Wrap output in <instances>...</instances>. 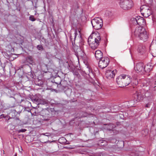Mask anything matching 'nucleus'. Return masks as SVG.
<instances>
[{
  "instance_id": "31",
  "label": "nucleus",
  "mask_w": 156,
  "mask_h": 156,
  "mask_svg": "<svg viewBox=\"0 0 156 156\" xmlns=\"http://www.w3.org/2000/svg\"><path fill=\"white\" fill-rule=\"evenodd\" d=\"M15 156H16V154H15Z\"/></svg>"
},
{
  "instance_id": "1",
  "label": "nucleus",
  "mask_w": 156,
  "mask_h": 156,
  "mask_svg": "<svg viewBox=\"0 0 156 156\" xmlns=\"http://www.w3.org/2000/svg\"><path fill=\"white\" fill-rule=\"evenodd\" d=\"M101 41V37L99 33L91 35L88 39V43L90 47L92 49L97 48Z\"/></svg>"
},
{
  "instance_id": "15",
  "label": "nucleus",
  "mask_w": 156,
  "mask_h": 156,
  "mask_svg": "<svg viewBox=\"0 0 156 156\" xmlns=\"http://www.w3.org/2000/svg\"><path fill=\"white\" fill-rule=\"evenodd\" d=\"M145 50V47L142 45H140L138 46L137 51L139 53L144 52Z\"/></svg>"
},
{
  "instance_id": "17",
  "label": "nucleus",
  "mask_w": 156,
  "mask_h": 156,
  "mask_svg": "<svg viewBox=\"0 0 156 156\" xmlns=\"http://www.w3.org/2000/svg\"><path fill=\"white\" fill-rule=\"evenodd\" d=\"M99 143V144L101 145V146H105L107 144V142L105 140H104L102 141H101Z\"/></svg>"
},
{
  "instance_id": "7",
  "label": "nucleus",
  "mask_w": 156,
  "mask_h": 156,
  "mask_svg": "<svg viewBox=\"0 0 156 156\" xmlns=\"http://www.w3.org/2000/svg\"><path fill=\"white\" fill-rule=\"evenodd\" d=\"M99 60H100L98 62V66L102 69L106 67L109 63V59L107 57H103Z\"/></svg>"
},
{
  "instance_id": "14",
  "label": "nucleus",
  "mask_w": 156,
  "mask_h": 156,
  "mask_svg": "<svg viewBox=\"0 0 156 156\" xmlns=\"http://www.w3.org/2000/svg\"><path fill=\"white\" fill-rule=\"evenodd\" d=\"M95 58L97 60L100 59L103 57V53L102 52L99 50H98L96 51L95 53Z\"/></svg>"
},
{
  "instance_id": "28",
  "label": "nucleus",
  "mask_w": 156,
  "mask_h": 156,
  "mask_svg": "<svg viewBox=\"0 0 156 156\" xmlns=\"http://www.w3.org/2000/svg\"><path fill=\"white\" fill-rule=\"evenodd\" d=\"M59 84H60L61 86H62V82L61 81L60 82Z\"/></svg>"
},
{
  "instance_id": "24",
  "label": "nucleus",
  "mask_w": 156,
  "mask_h": 156,
  "mask_svg": "<svg viewBox=\"0 0 156 156\" xmlns=\"http://www.w3.org/2000/svg\"><path fill=\"white\" fill-rule=\"evenodd\" d=\"M150 103H148L145 105V107L147 108H149L150 107Z\"/></svg>"
},
{
  "instance_id": "21",
  "label": "nucleus",
  "mask_w": 156,
  "mask_h": 156,
  "mask_svg": "<svg viewBox=\"0 0 156 156\" xmlns=\"http://www.w3.org/2000/svg\"><path fill=\"white\" fill-rule=\"evenodd\" d=\"M136 17L135 18H132L131 19V21H133L134 23L136 24Z\"/></svg>"
},
{
  "instance_id": "11",
  "label": "nucleus",
  "mask_w": 156,
  "mask_h": 156,
  "mask_svg": "<svg viewBox=\"0 0 156 156\" xmlns=\"http://www.w3.org/2000/svg\"><path fill=\"white\" fill-rule=\"evenodd\" d=\"M116 70H107L105 73V76L108 79L113 78L114 77L115 74L116 73Z\"/></svg>"
},
{
  "instance_id": "30",
  "label": "nucleus",
  "mask_w": 156,
  "mask_h": 156,
  "mask_svg": "<svg viewBox=\"0 0 156 156\" xmlns=\"http://www.w3.org/2000/svg\"><path fill=\"white\" fill-rule=\"evenodd\" d=\"M34 113H35V114H36V112H34Z\"/></svg>"
},
{
  "instance_id": "4",
  "label": "nucleus",
  "mask_w": 156,
  "mask_h": 156,
  "mask_svg": "<svg viewBox=\"0 0 156 156\" xmlns=\"http://www.w3.org/2000/svg\"><path fill=\"white\" fill-rule=\"evenodd\" d=\"M144 64L142 62H139L136 64L134 66V69L136 72L138 73L142 74L145 71H148V70H146L145 68Z\"/></svg>"
},
{
  "instance_id": "5",
  "label": "nucleus",
  "mask_w": 156,
  "mask_h": 156,
  "mask_svg": "<svg viewBox=\"0 0 156 156\" xmlns=\"http://www.w3.org/2000/svg\"><path fill=\"white\" fill-rule=\"evenodd\" d=\"M140 12L144 17L147 18L151 14V11L149 7L146 5H143L140 7Z\"/></svg>"
},
{
  "instance_id": "13",
  "label": "nucleus",
  "mask_w": 156,
  "mask_h": 156,
  "mask_svg": "<svg viewBox=\"0 0 156 156\" xmlns=\"http://www.w3.org/2000/svg\"><path fill=\"white\" fill-rule=\"evenodd\" d=\"M136 23L140 26H139L145 25L146 23L144 18L140 16H136Z\"/></svg>"
},
{
  "instance_id": "16",
  "label": "nucleus",
  "mask_w": 156,
  "mask_h": 156,
  "mask_svg": "<svg viewBox=\"0 0 156 156\" xmlns=\"http://www.w3.org/2000/svg\"><path fill=\"white\" fill-rule=\"evenodd\" d=\"M27 62L30 64H32L33 62V58L31 56H28L26 58Z\"/></svg>"
},
{
  "instance_id": "25",
  "label": "nucleus",
  "mask_w": 156,
  "mask_h": 156,
  "mask_svg": "<svg viewBox=\"0 0 156 156\" xmlns=\"http://www.w3.org/2000/svg\"><path fill=\"white\" fill-rule=\"evenodd\" d=\"M76 34H77V33H76V32H75V33L73 34V35H74L73 37H74V40H75V39L76 37Z\"/></svg>"
},
{
  "instance_id": "9",
  "label": "nucleus",
  "mask_w": 156,
  "mask_h": 156,
  "mask_svg": "<svg viewBox=\"0 0 156 156\" xmlns=\"http://www.w3.org/2000/svg\"><path fill=\"white\" fill-rule=\"evenodd\" d=\"M50 113V112L47 109H42L40 112L41 115L42 116L41 119L43 120H48L51 117Z\"/></svg>"
},
{
  "instance_id": "6",
  "label": "nucleus",
  "mask_w": 156,
  "mask_h": 156,
  "mask_svg": "<svg viewBox=\"0 0 156 156\" xmlns=\"http://www.w3.org/2000/svg\"><path fill=\"white\" fill-rule=\"evenodd\" d=\"M132 5L133 2L131 0H121L120 2L121 7L124 10L130 9Z\"/></svg>"
},
{
  "instance_id": "22",
  "label": "nucleus",
  "mask_w": 156,
  "mask_h": 156,
  "mask_svg": "<svg viewBox=\"0 0 156 156\" xmlns=\"http://www.w3.org/2000/svg\"><path fill=\"white\" fill-rule=\"evenodd\" d=\"M77 50L79 51V52H78L77 51V53L76 54H77V55H80V52H81V49L80 48H78V49H77Z\"/></svg>"
},
{
  "instance_id": "29",
  "label": "nucleus",
  "mask_w": 156,
  "mask_h": 156,
  "mask_svg": "<svg viewBox=\"0 0 156 156\" xmlns=\"http://www.w3.org/2000/svg\"><path fill=\"white\" fill-rule=\"evenodd\" d=\"M126 81V79H125L124 80H123V81Z\"/></svg>"
},
{
  "instance_id": "26",
  "label": "nucleus",
  "mask_w": 156,
  "mask_h": 156,
  "mask_svg": "<svg viewBox=\"0 0 156 156\" xmlns=\"http://www.w3.org/2000/svg\"><path fill=\"white\" fill-rule=\"evenodd\" d=\"M78 74H78V72H75L74 74V75H76V76H78Z\"/></svg>"
},
{
  "instance_id": "20",
  "label": "nucleus",
  "mask_w": 156,
  "mask_h": 156,
  "mask_svg": "<svg viewBox=\"0 0 156 156\" xmlns=\"http://www.w3.org/2000/svg\"><path fill=\"white\" fill-rule=\"evenodd\" d=\"M26 131V129H22L18 130V132L19 133L20 132H24Z\"/></svg>"
},
{
  "instance_id": "3",
  "label": "nucleus",
  "mask_w": 156,
  "mask_h": 156,
  "mask_svg": "<svg viewBox=\"0 0 156 156\" xmlns=\"http://www.w3.org/2000/svg\"><path fill=\"white\" fill-rule=\"evenodd\" d=\"M91 22L93 27L96 30L100 29L103 24L102 20L100 17L91 20Z\"/></svg>"
},
{
  "instance_id": "23",
  "label": "nucleus",
  "mask_w": 156,
  "mask_h": 156,
  "mask_svg": "<svg viewBox=\"0 0 156 156\" xmlns=\"http://www.w3.org/2000/svg\"><path fill=\"white\" fill-rule=\"evenodd\" d=\"M64 148L67 149H73L74 148L71 147H65Z\"/></svg>"
},
{
  "instance_id": "12",
  "label": "nucleus",
  "mask_w": 156,
  "mask_h": 156,
  "mask_svg": "<svg viewBox=\"0 0 156 156\" xmlns=\"http://www.w3.org/2000/svg\"><path fill=\"white\" fill-rule=\"evenodd\" d=\"M140 40L143 41H146L148 38V34L145 30L143 31L141 34L138 37Z\"/></svg>"
},
{
  "instance_id": "8",
  "label": "nucleus",
  "mask_w": 156,
  "mask_h": 156,
  "mask_svg": "<svg viewBox=\"0 0 156 156\" xmlns=\"http://www.w3.org/2000/svg\"><path fill=\"white\" fill-rule=\"evenodd\" d=\"M146 97L145 93H142L140 90L136 91L133 94L135 100L137 101H140L143 100Z\"/></svg>"
},
{
  "instance_id": "18",
  "label": "nucleus",
  "mask_w": 156,
  "mask_h": 156,
  "mask_svg": "<svg viewBox=\"0 0 156 156\" xmlns=\"http://www.w3.org/2000/svg\"><path fill=\"white\" fill-rule=\"evenodd\" d=\"M29 18V20L32 21H34L36 20V19L34 18L33 16L31 15Z\"/></svg>"
},
{
  "instance_id": "27",
  "label": "nucleus",
  "mask_w": 156,
  "mask_h": 156,
  "mask_svg": "<svg viewBox=\"0 0 156 156\" xmlns=\"http://www.w3.org/2000/svg\"><path fill=\"white\" fill-rule=\"evenodd\" d=\"M72 35L70 36V39H71V41H72V39H73V38H72Z\"/></svg>"
},
{
  "instance_id": "19",
  "label": "nucleus",
  "mask_w": 156,
  "mask_h": 156,
  "mask_svg": "<svg viewBox=\"0 0 156 156\" xmlns=\"http://www.w3.org/2000/svg\"><path fill=\"white\" fill-rule=\"evenodd\" d=\"M37 48L38 50H43V48L41 45H38L37 46Z\"/></svg>"
},
{
  "instance_id": "2",
  "label": "nucleus",
  "mask_w": 156,
  "mask_h": 156,
  "mask_svg": "<svg viewBox=\"0 0 156 156\" xmlns=\"http://www.w3.org/2000/svg\"><path fill=\"white\" fill-rule=\"evenodd\" d=\"M116 82L119 87H124L128 85L130 83L131 78L128 75L122 74L116 78Z\"/></svg>"
},
{
  "instance_id": "32",
  "label": "nucleus",
  "mask_w": 156,
  "mask_h": 156,
  "mask_svg": "<svg viewBox=\"0 0 156 156\" xmlns=\"http://www.w3.org/2000/svg\"><path fill=\"white\" fill-rule=\"evenodd\" d=\"M56 83V84H58V83Z\"/></svg>"
},
{
  "instance_id": "10",
  "label": "nucleus",
  "mask_w": 156,
  "mask_h": 156,
  "mask_svg": "<svg viewBox=\"0 0 156 156\" xmlns=\"http://www.w3.org/2000/svg\"><path fill=\"white\" fill-rule=\"evenodd\" d=\"M145 29L142 26H137L136 27L135 30L132 31V34L136 37H138L141 34L143 31H144Z\"/></svg>"
}]
</instances>
